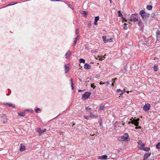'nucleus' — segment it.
<instances>
[{
	"mask_svg": "<svg viewBox=\"0 0 160 160\" xmlns=\"http://www.w3.org/2000/svg\"><path fill=\"white\" fill-rule=\"evenodd\" d=\"M118 140L120 141H128L130 140V138L128 134L127 133H126L123 136L119 137Z\"/></svg>",
	"mask_w": 160,
	"mask_h": 160,
	"instance_id": "1",
	"label": "nucleus"
},
{
	"mask_svg": "<svg viewBox=\"0 0 160 160\" xmlns=\"http://www.w3.org/2000/svg\"><path fill=\"white\" fill-rule=\"evenodd\" d=\"M139 14L143 19H145L148 18L150 16L149 13H145V12L143 10L140 11Z\"/></svg>",
	"mask_w": 160,
	"mask_h": 160,
	"instance_id": "2",
	"label": "nucleus"
},
{
	"mask_svg": "<svg viewBox=\"0 0 160 160\" xmlns=\"http://www.w3.org/2000/svg\"><path fill=\"white\" fill-rule=\"evenodd\" d=\"M130 20L132 22H136L138 21L139 18L138 17H135L133 16V15H132L130 17Z\"/></svg>",
	"mask_w": 160,
	"mask_h": 160,
	"instance_id": "3",
	"label": "nucleus"
},
{
	"mask_svg": "<svg viewBox=\"0 0 160 160\" xmlns=\"http://www.w3.org/2000/svg\"><path fill=\"white\" fill-rule=\"evenodd\" d=\"M1 120L3 123H6L7 122L8 119L6 115H3L1 118Z\"/></svg>",
	"mask_w": 160,
	"mask_h": 160,
	"instance_id": "4",
	"label": "nucleus"
},
{
	"mask_svg": "<svg viewBox=\"0 0 160 160\" xmlns=\"http://www.w3.org/2000/svg\"><path fill=\"white\" fill-rule=\"evenodd\" d=\"M91 93L89 92H87L82 95V97L85 99L89 98Z\"/></svg>",
	"mask_w": 160,
	"mask_h": 160,
	"instance_id": "5",
	"label": "nucleus"
},
{
	"mask_svg": "<svg viewBox=\"0 0 160 160\" xmlns=\"http://www.w3.org/2000/svg\"><path fill=\"white\" fill-rule=\"evenodd\" d=\"M121 125V123L120 122H116L114 123L115 129L118 130Z\"/></svg>",
	"mask_w": 160,
	"mask_h": 160,
	"instance_id": "6",
	"label": "nucleus"
},
{
	"mask_svg": "<svg viewBox=\"0 0 160 160\" xmlns=\"http://www.w3.org/2000/svg\"><path fill=\"white\" fill-rule=\"evenodd\" d=\"M150 105L149 104H145L143 107V109L145 111H148L150 108Z\"/></svg>",
	"mask_w": 160,
	"mask_h": 160,
	"instance_id": "7",
	"label": "nucleus"
},
{
	"mask_svg": "<svg viewBox=\"0 0 160 160\" xmlns=\"http://www.w3.org/2000/svg\"><path fill=\"white\" fill-rule=\"evenodd\" d=\"M138 143V146H139V148L140 149V147H144L145 145V144H144L142 142V141L140 140H139Z\"/></svg>",
	"mask_w": 160,
	"mask_h": 160,
	"instance_id": "8",
	"label": "nucleus"
},
{
	"mask_svg": "<svg viewBox=\"0 0 160 160\" xmlns=\"http://www.w3.org/2000/svg\"><path fill=\"white\" fill-rule=\"evenodd\" d=\"M140 119L139 118H137V119H133V121L134 122V125H135L136 126H138L139 124V120Z\"/></svg>",
	"mask_w": 160,
	"mask_h": 160,
	"instance_id": "9",
	"label": "nucleus"
},
{
	"mask_svg": "<svg viewBox=\"0 0 160 160\" xmlns=\"http://www.w3.org/2000/svg\"><path fill=\"white\" fill-rule=\"evenodd\" d=\"M65 68V73H67L69 71V64H65L64 65Z\"/></svg>",
	"mask_w": 160,
	"mask_h": 160,
	"instance_id": "10",
	"label": "nucleus"
},
{
	"mask_svg": "<svg viewBox=\"0 0 160 160\" xmlns=\"http://www.w3.org/2000/svg\"><path fill=\"white\" fill-rule=\"evenodd\" d=\"M46 130V129H44L42 131L41 130L40 128H39L37 129V132L40 134L39 136H40L42 133L45 132Z\"/></svg>",
	"mask_w": 160,
	"mask_h": 160,
	"instance_id": "11",
	"label": "nucleus"
},
{
	"mask_svg": "<svg viewBox=\"0 0 160 160\" xmlns=\"http://www.w3.org/2000/svg\"><path fill=\"white\" fill-rule=\"evenodd\" d=\"M151 154V152L148 153H146L144 154V158L143 160H145Z\"/></svg>",
	"mask_w": 160,
	"mask_h": 160,
	"instance_id": "12",
	"label": "nucleus"
},
{
	"mask_svg": "<svg viewBox=\"0 0 160 160\" xmlns=\"http://www.w3.org/2000/svg\"><path fill=\"white\" fill-rule=\"evenodd\" d=\"M84 68L87 69H89L91 68V67L88 63H85L84 66Z\"/></svg>",
	"mask_w": 160,
	"mask_h": 160,
	"instance_id": "13",
	"label": "nucleus"
},
{
	"mask_svg": "<svg viewBox=\"0 0 160 160\" xmlns=\"http://www.w3.org/2000/svg\"><path fill=\"white\" fill-rule=\"evenodd\" d=\"M25 146L24 145H22V144H21L20 147V150L21 152H22L25 151Z\"/></svg>",
	"mask_w": 160,
	"mask_h": 160,
	"instance_id": "14",
	"label": "nucleus"
},
{
	"mask_svg": "<svg viewBox=\"0 0 160 160\" xmlns=\"http://www.w3.org/2000/svg\"><path fill=\"white\" fill-rule=\"evenodd\" d=\"M140 149L141 150H144L145 151H148L150 150V148L149 147H140Z\"/></svg>",
	"mask_w": 160,
	"mask_h": 160,
	"instance_id": "15",
	"label": "nucleus"
},
{
	"mask_svg": "<svg viewBox=\"0 0 160 160\" xmlns=\"http://www.w3.org/2000/svg\"><path fill=\"white\" fill-rule=\"evenodd\" d=\"M157 37V40L159 39L160 38V31L158 30L156 32Z\"/></svg>",
	"mask_w": 160,
	"mask_h": 160,
	"instance_id": "16",
	"label": "nucleus"
},
{
	"mask_svg": "<svg viewBox=\"0 0 160 160\" xmlns=\"http://www.w3.org/2000/svg\"><path fill=\"white\" fill-rule=\"evenodd\" d=\"M107 158V156L106 155H103L101 156H99L98 158L101 159H106Z\"/></svg>",
	"mask_w": 160,
	"mask_h": 160,
	"instance_id": "17",
	"label": "nucleus"
},
{
	"mask_svg": "<svg viewBox=\"0 0 160 160\" xmlns=\"http://www.w3.org/2000/svg\"><path fill=\"white\" fill-rule=\"evenodd\" d=\"M80 38V37L79 36H78L76 37L74 41V43L73 45H75L76 43L78 40Z\"/></svg>",
	"mask_w": 160,
	"mask_h": 160,
	"instance_id": "18",
	"label": "nucleus"
},
{
	"mask_svg": "<svg viewBox=\"0 0 160 160\" xmlns=\"http://www.w3.org/2000/svg\"><path fill=\"white\" fill-rule=\"evenodd\" d=\"M71 54V52L68 51L65 54L66 55V58H69L70 55Z\"/></svg>",
	"mask_w": 160,
	"mask_h": 160,
	"instance_id": "19",
	"label": "nucleus"
},
{
	"mask_svg": "<svg viewBox=\"0 0 160 160\" xmlns=\"http://www.w3.org/2000/svg\"><path fill=\"white\" fill-rule=\"evenodd\" d=\"M138 24L140 26H143V23L141 19L138 21Z\"/></svg>",
	"mask_w": 160,
	"mask_h": 160,
	"instance_id": "20",
	"label": "nucleus"
},
{
	"mask_svg": "<svg viewBox=\"0 0 160 160\" xmlns=\"http://www.w3.org/2000/svg\"><path fill=\"white\" fill-rule=\"evenodd\" d=\"M152 7L151 5H147V8L148 10H152Z\"/></svg>",
	"mask_w": 160,
	"mask_h": 160,
	"instance_id": "21",
	"label": "nucleus"
},
{
	"mask_svg": "<svg viewBox=\"0 0 160 160\" xmlns=\"http://www.w3.org/2000/svg\"><path fill=\"white\" fill-rule=\"evenodd\" d=\"M7 104L9 106V107H12L13 108H15V105L14 104H12L11 103H7Z\"/></svg>",
	"mask_w": 160,
	"mask_h": 160,
	"instance_id": "22",
	"label": "nucleus"
},
{
	"mask_svg": "<svg viewBox=\"0 0 160 160\" xmlns=\"http://www.w3.org/2000/svg\"><path fill=\"white\" fill-rule=\"evenodd\" d=\"M79 61L80 63H85V60L83 58H81L79 60Z\"/></svg>",
	"mask_w": 160,
	"mask_h": 160,
	"instance_id": "23",
	"label": "nucleus"
},
{
	"mask_svg": "<svg viewBox=\"0 0 160 160\" xmlns=\"http://www.w3.org/2000/svg\"><path fill=\"white\" fill-rule=\"evenodd\" d=\"M153 70L154 71H157L158 70L157 66L155 65L153 67Z\"/></svg>",
	"mask_w": 160,
	"mask_h": 160,
	"instance_id": "24",
	"label": "nucleus"
},
{
	"mask_svg": "<svg viewBox=\"0 0 160 160\" xmlns=\"http://www.w3.org/2000/svg\"><path fill=\"white\" fill-rule=\"evenodd\" d=\"M81 13L85 15L86 16H87L88 14V12L85 11H82Z\"/></svg>",
	"mask_w": 160,
	"mask_h": 160,
	"instance_id": "25",
	"label": "nucleus"
},
{
	"mask_svg": "<svg viewBox=\"0 0 160 160\" xmlns=\"http://www.w3.org/2000/svg\"><path fill=\"white\" fill-rule=\"evenodd\" d=\"M17 3V2H11L6 7L10 5H13L15 4H16Z\"/></svg>",
	"mask_w": 160,
	"mask_h": 160,
	"instance_id": "26",
	"label": "nucleus"
},
{
	"mask_svg": "<svg viewBox=\"0 0 160 160\" xmlns=\"http://www.w3.org/2000/svg\"><path fill=\"white\" fill-rule=\"evenodd\" d=\"M102 38L103 39V41L105 43H106V41H107V39H106V36H103L102 37Z\"/></svg>",
	"mask_w": 160,
	"mask_h": 160,
	"instance_id": "27",
	"label": "nucleus"
},
{
	"mask_svg": "<svg viewBox=\"0 0 160 160\" xmlns=\"http://www.w3.org/2000/svg\"><path fill=\"white\" fill-rule=\"evenodd\" d=\"M118 16L119 17H122L123 15L121 13V11H118Z\"/></svg>",
	"mask_w": 160,
	"mask_h": 160,
	"instance_id": "28",
	"label": "nucleus"
},
{
	"mask_svg": "<svg viewBox=\"0 0 160 160\" xmlns=\"http://www.w3.org/2000/svg\"><path fill=\"white\" fill-rule=\"evenodd\" d=\"M156 148L158 149H160V142L158 143L156 146Z\"/></svg>",
	"mask_w": 160,
	"mask_h": 160,
	"instance_id": "29",
	"label": "nucleus"
},
{
	"mask_svg": "<svg viewBox=\"0 0 160 160\" xmlns=\"http://www.w3.org/2000/svg\"><path fill=\"white\" fill-rule=\"evenodd\" d=\"M104 108V106L103 105H101L100 108V110H103Z\"/></svg>",
	"mask_w": 160,
	"mask_h": 160,
	"instance_id": "30",
	"label": "nucleus"
},
{
	"mask_svg": "<svg viewBox=\"0 0 160 160\" xmlns=\"http://www.w3.org/2000/svg\"><path fill=\"white\" fill-rule=\"evenodd\" d=\"M19 115L21 116H24L25 115V113L23 112H21L19 114Z\"/></svg>",
	"mask_w": 160,
	"mask_h": 160,
	"instance_id": "31",
	"label": "nucleus"
},
{
	"mask_svg": "<svg viewBox=\"0 0 160 160\" xmlns=\"http://www.w3.org/2000/svg\"><path fill=\"white\" fill-rule=\"evenodd\" d=\"M79 33V30L78 28H77L75 31V33L77 35Z\"/></svg>",
	"mask_w": 160,
	"mask_h": 160,
	"instance_id": "32",
	"label": "nucleus"
},
{
	"mask_svg": "<svg viewBox=\"0 0 160 160\" xmlns=\"http://www.w3.org/2000/svg\"><path fill=\"white\" fill-rule=\"evenodd\" d=\"M99 19V17L98 16L96 17L95 18V20L96 21H98Z\"/></svg>",
	"mask_w": 160,
	"mask_h": 160,
	"instance_id": "33",
	"label": "nucleus"
},
{
	"mask_svg": "<svg viewBox=\"0 0 160 160\" xmlns=\"http://www.w3.org/2000/svg\"><path fill=\"white\" fill-rule=\"evenodd\" d=\"M112 42V38H109L107 40V41H106V43L107 42Z\"/></svg>",
	"mask_w": 160,
	"mask_h": 160,
	"instance_id": "34",
	"label": "nucleus"
},
{
	"mask_svg": "<svg viewBox=\"0 0 160 160\" xmlns=\"http://www.w3.org/2000/svg\"><path fill=\"white\" fill-rule=\"evenodd\" d=\"M41 109L40 108H37L35 109V112H37L38 111H40Z\"/></svg>",
	"mask_w": 160,
	"mask_h": 160,
	"instance_id": "35",
	"label": "nucleus"
},
{
	"mask_svg": "<svg viewBox=\"0 0 160 160\" xmlns=\"http://www.w3.org/2000/svg\"><path fill=\"white\" fill-rule=\"evenodd\" d=\"M90 116L92 118H94L95 117V116L93 115L92 112H91L90 113Z\"/></svg>",
	"mask_w": 160,
	"mask_h": 160,
	"instance_id": "36",
	"label": "nucleus"
},
{
	"mask_svg": "<svg viewBox=\"0 0 160 160\" xmlns=\"http://www.w3.org/2000/svg\"><path fill=\"white\" fill-rule=\"evenodd\" d=\"M91 25V22H89L88 24V27L89 28H90Z\"/></svg>",
	"mask_w": 160,
	"mask_h": 160,
	"instance_id": "37",
	"label": "nucleus"
},
{
	"mask_svg": "<svg viewBox=\"0 0 160 160\" xmlns=\"http://www.w3.org/2000/svg\"><path fill=\"white\" fill-rule=\"evenodd\" d=\"M128 123V124H129L131 123L134 124V122L133 121L131 122H129Z\"/></svg>",
	"mask_w": 160,
	"mask_h": 160,
	"instance_id": "38",
	"label": "nucleus"
},
{
	"mask_svg": "<svg viewBox=\"0 0 160 160\" xmlns=\"http://www.w3.org/2000/svg\"><path fill=\"white\" fill-rule=\"evenodd\" d=\"M132 15H133V16L135 17H138V13H136L134 14H132Z\"/></svg>",
	"mask_w": 160,
	"mask_h": 160,
	"instance_id": "39",
	"label": "nucleus"
},
{
	"mask_svg": "<svg viewBox=\"0 0 160 160\" xmlns=\"http://www.w3.org/2000/svg\"><path fill=\"white\" fill-rule=\"evenodd\" d=\"M103 84H107V85H108L110 84L109 82L108 81H107L105 82H103Z\"/></svg>",
	"mask_w": 160,
	"mask_h": 160,
	"instance_id": "40",
	"label": "nucleus"
},
{
	"mask_svg": "<svg viewBox=\"0 0 160 160\" xmlns=\"http://www.w3.org/2000/svg\"><path fill=\"white\" fill-rule=\"evenodd\" d=\"M155 15V13H154L153 12V13H152V14H151V17L152 18H154V16Z\"/></svg>",
	"mask_w": 160,
	"mask_h": 160,
	"instance_id": "41",
	"label": "nucleus"
},
{
	"mask_svg": "<svg viewBox=\"0 0 160 160\" xmlns=\"http://www.w3.org/2000/svg\"><path fill=\"white\" fill-rule=\"evenodd\" d=\"M86 109L87 110H88V109L90 110L91 109V108H89L88 107H86Z\"/></svg>",
	"mask_w": 160,
	"mask_h": 160,
	"instance_id": "42",
	"label": "nucleus"
},
{
	"mask_svg": "<svg viewBox=\"0 0 160 160\" xmlns=\"http://www.w3.org/2000/svg\"><path fill=\"white\" fill-rule=\"evenodd\" d=\"M70 81H71V85H72V84H73V79L72 78H71V79H70Z\"/></svg>",
	"mask_w": 160,
	"mask_h": 160,
	"instance_id": "43",
	"label": "nucleus"
},
{
	"mask_svg": "<svg viewBox=\"0 0 160 160\" xmlns=\"http://www.w3.org/2000/svg\"><path fill=\"white\" fill-rule=\"evenodd\" d=\"M138 126H136V127L135 128L136 129H138V128H140V129H141V127H140V126H138Z\"/></svg>",
	"mask_w": 160,
	"mask_h": 160,
	"instance_id": "44",
	"label": "nucleus"
},
{
	"mask_svg": "<svg viewBox=\"0 0 160 160\" xmlns=\"http://www.w3.org/2000/svg\"><path fill=\"white\" fill-rule=\"evenodd\" d=\"M91 87L92 88H93V89H94L95 87V86H94V85H93L92 84H91Z\"/></svg>",
	"mask_w": 160,
	"mask_h": 160,
	"instance_id": "45",
	"label": "nucleus"
},
{
	"mask_svg": "<svg viewBox=\"0 0 160 160\" xmlns=\"http://www.w3.org/2000/svg\"><path fill=\"white\" fill-rule=\"evenodd\" d=\"M123 28L124 29L127 30L128 29L127 27V26H124L123 27Z\"/></svg>",
	"mask_w": 160,
	"mask_h": 160,
	"instance_id": "46",
	"label": "nucleus"
},
{
	"mask_svg": "<svg viewBox=\"0 0 160 160\" xmlns=\"http://www.w3.org/2000/svg\"><path fill=\"white\" fill-rule=\"evenodd\" d=\"M97 21H94V24L95 25H98V23H97Z\"/></svg>",
	"mask_w": 160,
	"mask_h": 160,
	"instance_id": "47",
	"label": "nucleus"
},
{
	"mask_svg": "<svg viewBox=\"0 0 160 160\" xmlns=\"http://www.w3.org/2000/svg\"><path fill=\"white\" fill-rule=\"evenodd\" d=\"M72 89L73 90L74 89V87L73 84L71 85Z\"/></svg>",
	"mask_w": 160,
	"mask_h": 160,
	"instance_id": "48",
	"label": "nucleus"
},
{
	"mask_svg": "<svg viewBox=\"0 0 160 160\" xmlns=\"http://www.w3.org/2000/svg\"><path fill=\"white\" fill-rule=\"evenodd\" d=\"M122 18L123 19V21H125V22H126L127 21V20L125 18H124L123 17Z\"/></svg>",
	"mask_w": 160,
	"mask_h": 160,
	"instance_id": "49",
	"label": "nucleus"
},
{
	"mask_svg": "<svg viewBox=\"0 0 160 160\" xmlns=\"http://www.w3.org/2000/svg\"><path fill=\"white\" fill-rule=\"evenodd\" d=\"M84 117L86 119H88V117L86 116H84Z\"/></svg>",
	"mask_w": 160,
	"mask_h": 160,
	"instance_id": "50",
	"label": "nucleus"
},
{
	"mask_svg": "<svg viewBox=\"0 0 160 160\" xmlns=\"http://www.w3.org/2000/svg\"><path fill=\"white\" fill-rule=\"evenodd\" d=\"M121 92V90L120 89H118L117 90V92Z\"/></svg>",
	"mask_w": 160,
	"mask_h": 160,
	"instance_id": "51",
	"label": "nucleus"
},
{
	"mask_svg": "<svg viewBox=\"0 0 160 160\" xmlns=\"http://www.w3.org/2000/svg\"><path fill=\"white\" fill-rule=\"evenodd\" d=\"M117 80V78H116L114 79H112V80L115 81Z\"/></svg>",
	"mask_w": 160,
	"mask_h": 160,
	"instance_id": "52",
	"label": "nucleus"
},
{
	"mask_svg": "<svg viewBox=\"0 0 160 160\" xmlns=\"http://www.w3.org/2000/svg\"><path fill=\"white\" fill-rule=\"evenodd\" d=\"M99 125L100 126H101L102 125V122L101 121V122H100V123H99Z\"/></svg>",
	"mask_w": 160,
	"mask_h": 160,
	"instance_id": "53",
	"label": "nucleus"
},
{
	"mask_svg": "<svg viewBox=\"0 0 160 160\" xmlns=\"http://www.w3.org/2000/svg\"><path fill=\"white\" fill-rule=\"evenodd\" d=\"M78 92H83V91L82 90H78Z\"/></svg>",
	"mask_w": 160,
	"mask_h": 160,
	"instance_id": "54",
	"label": "nucleus"
},
{
	"mask_svg": "<svg viewBox=\"0 0 160 160\" xmlns=\"http://www.w3.org/2000/svg\"><path fill=\"white\" fill-rule=\"evenodd\" d=\"M60 0H53L52 1H59Z\"/></svg>",
	"mask_w": 160,
	"mask_h": 160,
	"instance_id": "55",
	"label": "nucleus"
},
{
	"mask_svg": "<svg viewBox=\"0 0 160 160\" xmlns=\"http://www.w3.org/2000/svg\"><path fill=\"white\" fill-rule=\"evenodd\" d=\"M132 119H133V118H132L130 119V120H131V121H133V119L132 120Z\"/></svg>",
	"mask_w": 160,
	"mask_h": 160,
	"instance_id": "56",
	"label": "nucleus"
},
{
	"mask_svg": "<svg viewBox=\"0 0 160 160\" xmlns=\"http://www.w3.org/2000/svg\"><path fill=\"white\" fill-rule=\"evenodd\" d=\"M103 84V82L102 83V82H100V84Z\"/></svg>",
	"mask_w": 160,
	"mask_h": 160,
	"instance_id": "57",
	"label": "nucleus"
},
{
	"mask_svg": "<svg viewBox=\"0 0 160 160\" xmlns=\"http://www.w3.org/2000/svg\"><path fill=\"white\" fill-rule=\"evenodd\" d=\"M124 26H126V25H127V24L126 23H124Z\"/></svg>",
	"mask_w": 160,
	"mask_h": 160,
	"instance_id": "58",
	"label": "nucleus"
},
{
	"mask_svg": "<svg viewBox=\"0 0 160 160\" xmlns=\"http://www.w3.org/2000/svg\"><path fill=\"white\" fill-rule=\"evenodd\" d=\"M124 124H125V123H123L122 124H121V125H124Z\"/></svg>",
	"mask_w": 160,
	"mask_h": 160,
	"instance_id": "59",
	"label": "nucleus"
},
{
	"mask_svg": "<svg viewBox=\"0 0 160 160\" xmlns=\"http://www.w3.org/2000/svg\"><path fill=\"white\" fill-rule=\"evenodd\" d=\"M109 1H110V3H112V0H109Z\"/></svg>",
	"mask_w": 160,
	"mask_h": 160,
	"instance_id": "60",
	"label": "nucleus"
},
{
	"mask_svg": "<svg viewBox=\"0 0 160 160\" xmlns=\"http://www.w3.org/2000/svg\"><path fill=\"white\" fill-rule=\"evenodd\" d=\"M95 52H97V49H96L95 50Z\"/></svg>",
	"mask_w": 160,
	"mask_h": 160,
	"instance_id": "61",
	"label": "nucleus"
},
{
	"mask_svg": "<svg viewBox=\"0 0 160 160\" xmlns=\"http://www.w3.org/2000/svg\"><path fill=\"white\" fill-rule=\"evenodd\" d=\"M112 86H114V83H112Z\"/></svg>",
	"mask_w": 160,
	"mask_h": 160,
	"instance_id": "62",
	"label": "nucleus"
},
{
	"mask_svg": "<svg viewBox=\"0 0 160 160\" xmlns=\"http://www.w3.org/2000/svg\"><path fill=\"white\" fill-rule=\"evenodd\" d=\"M112 83H114L115 82V81H113V80H112Z\"/></svg>",
	"mask_w": 160,
	"mask_h": 160,
	"instance_id": "63",
	"label": "nucleus"
},
{
	"mask_svg": "<svg viewBox=\"0 0 160 160\" xmlns=\"http://www.w3.org/2000/svg\"><path fill=\"white\" fill-rule=\"evenodd\" d=\"M127 93H129V91H127Z\"/></svg>",
	"mask_w": 160,
	"mask_h": 160,
	"instance_id": "64",
	"label": "nucleus"
}]
</instances>
